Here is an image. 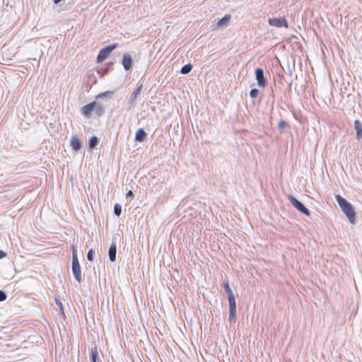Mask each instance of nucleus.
Segmentation results:
<instances>
[{
	"mask_svg": "<svg viewBox=\"0 0 362 362\" xmlns=\"http://www.w3.org/2000/svg\"><path fill=\"white\" fill-rule=\"evenodd\" d=\"M71 146L74 151H78L83 146V143L76 135H74L71 139Z\"/></svg>",
	"mask_w": 362,
	"mask_h": 362,
	"instance_id": "obj_10",
	"label": "nucleus"
},
{
	"mask_svg": "<svg viewBox=\"0 0 362 362\" xmlns=\"http://www.w3.org/2000/svg\"><path fill=\"white\" fill-rule=\"evenodd\" d=\"M255 79L257 81L258 86L264 88L267 86V81L264 77L263 69L257 68L255 70Z\"/></svg>",
	"mask_w": 362,
	"mask_h": 362,
	"instance_id": "obj_5",
	"label": "nucleus"
},
{
	"mask_svg": "<svg viewBox=\"0 0 362 362\" xmlns=\"http://www.w3.org/2000/svg\"><path fill=\"white\" fill-rule=\"evenodd\" d=\"M117 255V245L116 243L112 242L108 251V256L110 261L113 262L116 260Z\"/></svg>",
	"mask_w": 362,
	"mask_h": 362,
	"instance_id": "obj_12",
	"label": "nucleus"
},
{
	"mask_svg": "<svg viewBox=\"0 0 362 362\" xmlns=\"http://www.w3.org/2000/svg\"><path fill=\"white\" fill-rule=\"evenodd\" d=\"M72 252V272L76 280L78 282H81V266L78 259L77 250L75 245H71Z\"/></svg>",
	"mask_w": 362,
	"mask_h": 362,
	"instance_id": "obj_2",
	"label": "nucleus"
},
{
	"mask_svg": "<svg viewBox=\"0 0 362 362\" xmlns=\"http://www.w3.org/2000/svg\"><path fill=\"white\" fill-rule=\"evenodd\" d=\"M94 254H95V251L93 249L89 250V251L88 252L87 259L90 262L93 261V259H94Z\"/></svg>",
	"mask_w": 362,
	"mask_h": 362,
	"instance_id": "obj_28",
	"label": "nucleus"
},
{
	"mask_svg": "<svg viewBox=\"0 0 362 362\" xmlns=\"http://www.w3.org/2000/svg\"><path fill=\"white\" fill-rule=\"evenodd\" d=\"M55 302H56V304L58 305V307L59 308V311H60L61 315L63 317H64L65 314H64V307H63L62 303L61 302V300L59 298H55Z\"/></svg>",
	"mask_w": 362,
	"mask_h": 362,
	"instance_id": "obj_22",
	"label": "nucleus"
},
{
	"mask_svg": "<svg viewBox=\"0 0 362 362\" xmlns=\"http://www.w3.org/2000/svg\"><path fill=\"white\" fill-rule=\"evenodd\" d=\"M6 298V293L4 291L0 290V302L5 300Z\"/></svg>",
	"mask_w": 362,
	"mask_h": 362,
	"instance_id": "obj_30",
	"label": "nucleus"
},
{
	"mask_svg": "<svg viewBox=\"0 0 362 362\" xmlns=\"http://www.w3.org/2000/svg\"><path fill=\"white\" fill-rule=\"evenodd\" d=\"M259 91L258 89L257 88H252L251 89L250 92V96L252 98H256L259 94Z\"/></svg>",
	"mask_w": 362,
	"mask_h": 362,
	"instance_id": "obj_27",
	"label": "nucleus"
},
{
	"mask_svg": "<svg viewBox=\"0 0 362 362\" xmlns=\"http://www.w3.org/2000/svg\"><path fill=\"white\" fill-rule=\"evenodd\" d=\"M269 25L277 28L286 27L288 28V22L284 18H273L269 19Z\"/></svg>",
	"mask_w": 362,
	"mask_h": 362,
	"instance_id": "obj_7",
	"label": "nucleus"
},
{
	"mask_svg": "<svg viewBox=\"0 0 362 362\" xmlns=\"http://www.w3.org/2000/svg\"><path fill=\"white\" fill-rule=\"evenodd\" d=\"M62 0H54V4H58L59 3H60Z\"/></svg>",
	"mask_w": 362,
	"mask_h": 362,
	"instance_id": "obj_33",
	"label": "nucleus"
},
{
	"mask_svg": "<svg viewBox=\"0 0 362 362\" xmlns=\"http://www.w3.org/2000/svg\"><path fill=\"white\" fill-rule=\"evenodd\" d=\"M236 320V306H229L228 321L232 324L235 323Z\"/></svg>",
	"mask_w": 362,
	"mask_h": 362,
	"instance_id": "obj_14",
	"label": "nucleus"
},
{
	"mask_svg": "<svg viewBox=\"0 0 362 362\" xmlns=\"http://www.w3.org/2000/svg\"><path fill=\"white\" fill-rule=\"evenodd\" d=\"M354 127L356 131V139H362V123L358 119L354 121Z\"/></svg>",
	"mask_w": 362,
	"mask_h": 362,
	"instance_id": "obj_15",
	"label": "nucleus"
},
{
	"mask_svg": "<svg viewBox=\"0 0 362 362\" xmlns=\"http://www.w3.org/2000/svg\"><path fill=\"white\" fill-rule=\"evenodd\" d=\"M192 69V65L191 64H187L184 65L180 70V73L182 74H189Z\"/></svg>",
	"mask_w": 362,
	"mask_h": 362,
	"instance_id": "obj_19",
	"label": "nucleus"
},
{
	"mask_svg": "<svg viewBox=\"0 0 362 362\" xmlns=\"http://www.w3.org/2000/svg\"><path fill=\"white\" fill-rule=\"evenodd\" d=\"M288 199L298 211L306 216H309L310 215L309 209L303 204V202L296 199L293 195H288Z\"/></svg>",
	"mask_w": 362,
	"mask_h": 362,
	"instance_id": "obj_4",
	"label": "nucleus"
},
{
	"mask_svg": "<svg viewBox=\"0 0 362 362\" xmlns=\"http://www.w3.org/2000/svg\"><path fill=\"white\" fill-rule=\"evenodd\" d=\"M292 83H293V81H292V80L288 83V86H289L290 87L291 86Z\"/></svg>",
	"mask_w": 362,
	"mask_h": 362,
	"instance_id": "obj_34",
	"label": "nucleus"
},
{
	"mask_svg": "<svg viewBox=\"0 0 362 362\" xmlns=\"http://www.w3.org/2000/svg\"><path fill=\"white\" fill-rule=\"evenodd\" d=\"M122 213V206L119 204H115L114 206V214L119 216Z\"/></svg>",
	"mask_w": 362,
	"mask_h": 362,
	"instance_id": "obj_23",
	"label": "nucleus"
},
{
	"mask_svg": "<svg viewBox=\"0 0 362 362\" xmlns=\"http://www.w3.org/2000/svg\"><path fill=\"white\" fill-rule=\"evenodd\" d=\"M231 17L230 15H226L221 19H219L216 23L212 25L211 28L213 30H218L226 27Z\"/></svg>",
	"mask_w": 362,
	"mask_h": 362,
	"instance_id": "obj_6",
	"label": "nucleus"
},
{
	"mask_svg": "<svg viewBox=\"0 0 362 362\" xmlns=\"http://www.w3.org/2000/svg\"><path fill=\"white\" fill-rule=\"evenodd\" d=\"M146 133L144 129L140 128L137 130L135 134V141L137 142H143L146 139Z\"/></svg>",
	"mask_w": 362,
	"mask_h": 362,
	"instance_id": "obj_13",
	"label": "nucleus"
},
{
	"mask_svg": "<svg viewBox=\"0 0 362 362\" xmlns=\"http://www.w3.org/2000/svg\"><path fill=\"white\" fill-rule=\"evenodd\" d=\"M93 111L95 112V114L97 116L100 117L105 113V107L102 105L98 104L95 102Z\"/></svg>",
	"mask_w": 362,
	"mask_h": 362,
	"instance_id": "obj_18",
	"label": "nucleus"
},
{
	"mask_svg": "<svg viewBox=\"0 0 362 362\" xmlns=\"http://www.w3.org/2000/svg\"><path fill=\"white\" fill-rule=\"evenodd\" d=\"M118 47L117 43L112 44L101 49L97 57V62L100 63L105 61L110 54Z\"/></svg>",
	"mask_w": 362,
	"mask_h": 362,
	"instance_id": "obj_3",
	"label": "nucleus"
},
{
	"mask_svg": "<svg viewBox=\"0 0 362 362\" xmlns=\"http://www.w3.org/2000/svg\"><path fill=\"white\" fill-rule=\"evenodd\" d=\"M126 197L128 200L132 201L134 197L133 192L132 190H129L126 194Z\"/></svg>",
	"mask_w": 362,
	"mask_h": 362,
	"instance_id": "obj_29",
	"label": "nucleus"
},
{
	"mask_svg": "<svg viewBox=\"0 0 362 362\" xmlns=\"http://www.w3.org/2000/svg\"><path fill=\"white\" fill-rule=\"evenodd\" d=\"M142 88H143V83L139 81L137 83L136 88H135L134 92L130 95V98H129L130 103H133L136 99L138 95L141 93Z\"/></svg>",
	"mask_w": 362,
	"mask_h": 362,
	"instance_id": "obj_11",
	"label": "nucleus"
},
{
	"mask_svg": "<svg viewBox=\"0 0 362 362\" xmlns=\"http://www.w3.org/2000/svg\"><path fill=\"white\" fill-rule=\"evenodd\" d=\"M223 286L224 288L225 292L228 295L233 294V291L230 288L228 282H224L223 284Z\"/></svg>",
	"mask_w": 362,
	"mask_h": 362,
	"instance_id": "obj_24",
	"label": "nucleus"
},
{
	"mask_svg": "<svg viewBox=\"0 0 362 362\" xmlns=\"http://www.w3.org/2000/svg\"><path fill=\"white\" fill-rule=\"evenodd\" d=\"M288 74L289 75V76L292 77V76H293V71H292L291 69H289L288 70Z\"/></svg>",
	"mask_w": 362,
	"mask_h": 362,
	"instance_id": "obj_32",
	"label": "nucleus"
},
{
	"mask_svg": "<svg viewBox=\"0 0 362 362\" xmlns=\"http://www.w3.org/2000/svg\"><path fill=\"white\" fill-rule=\"evenodd\" d=\"M122 66L126 71H129L131 69L132 66V56L129 53H125L123 54V58L122 61Z\"/></svg>",
	"mask_w": 362,
	"mask_h": 362,
	"instance_id": "obj_8",
	"label": "nucleus"
},
{
	"mask_svg": "<svg viewBox=\"0 0 362 362\" xmlns=\"http://www.w3.org/2000/svg\"><path fill=\"white\" fill-rule=\"evenodd\" d=\"M6 256V253L0 250V259L4 258Z\"/></svg>",
	"mask_w": 362,
	"mask_h": 362,
	"instance_id": "obj_31",
	"label": "nucleus"
},
{
	"mask_svg": "<svg viewBox=\"0 0 362 362\" xmlns=\"http://www.w3.org/2000/svg\"><path fill=\"white\" fill-rule=\"evenodd\" d=\"M228 302H229V306H236V301L235 296L233 294L228 295Z\"/></svg>",
	"mask_w": 362,
	"mask_h": 362,
	"instance_id": "obj_25",
	"label": "nucleus"
},
{
	"mask_svg": "<svg viewBox=\"0 0 362 362\" xmlns=\"http://www.w3.org/2000/svg\"><path fill=\"white\" fill-rule=\"evenodd\" d=\"M228 302H229V306H236V301L235 296L233 294L228 295Z\"/></svg>",
	"mask_w": 362,
	"mask_h": 362,
	"instance_id": "obj_26",
	"label": "nucleus"
},
{
	"mask_svg": "<svg viewBox=\"0 0 362 362\" xmlns=\"http://www.w3.org/2000/svg\"><path fill=\"white\" fill-rule=\"evenodd\" d=\"M335 199L349 222L354 224L356 222V211L352 204L339 194H337Z\"/></svg>",
	"mask_w": 362,
	"mask_h": 362,
	"instance_id": "obj_1",
	"label": "nucleus"
},
{
	"mask_svg": "<svg viewBox=\"0 0 362 362\" xmlns=\"http://www.w3.org/2000/svg\"><path fill=\"white\" fill-rule=\"evenodd\" d=\"M289 127L288 124L284 121L280 120L278 124V129L281 132H284L286 127Z\"/></svg>",
	"mask_w": 362,
	"mask_h": 362,
	"instance_id": "obj_20",
	"label": "nucleus"
},
{
	"mask_svg": "<svg viewBox=\"0 0 362 362\" xmlns=\"http://www.w3.org/2000/svg\"><path fill=\"white\" fill-rule=\"evenodd\" d=\"M98 355H99V354L98 352L97 349L95 347L92 348L90 350V362H101L99 358Z\"/></svg>",
	"mask_w": 362,
	"mask_h": 362,
	"instance_id": "obj_16",
	"label": "nucleus"
},
{
	"mask_svg": "<svg viewBox=\"0 0 362 362\" xmlns=\"http://www.w3.org/2000/svg\"><path fill=\"white\" fill-rule=\"evenodd\" d=\"M95 105V101H93L92 103H90L83 106V107L81 109V113L87 118H89L92 112L94 110Z\"/></svg>",
	"mask_w": 362,
	"mask_h": 362,
	"instance_id": "obj_9",
	"label": "nucleus"
},
{
	"mask_svg": "<svg viewBox=\"0 0 362 362\" xmlns=\"http://www.w3.org/2000/svg\"><path fill=\"white\" fill-rule=\"evenodd\" d=\"M99 143V139L96 136H92L89 139L88 142V148L89 150L94 149Z\"/></svg>",
	"mask_w": 362,
	"mask_h": 362,
	"instance_id": "obj_17",
	"label": "nucleus"
},
{
	"mask_svg": "<svg viewBox=\"0 0 362 362\" xmlns=\"http://www.w3.org/2000/svg\"><path fill=\"white\" fill-rule=\"evenodd\" d=\"M113 94H114V93L112 91H106V92L99 94L97 96V98H111L112 97Z\"/></svg>",
	"mask_w": 362,
	"mask_h": 362,
	"instance_id": "obj_21",
	"label": "nucleus"
}]
</instances>
